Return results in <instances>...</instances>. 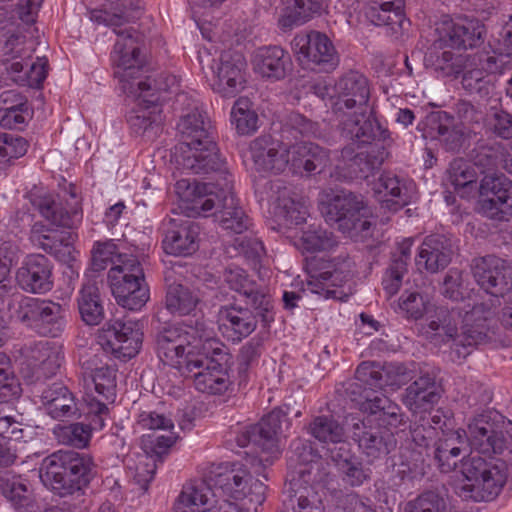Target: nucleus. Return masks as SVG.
I'll return each mask as SVG.
<instances>
[{
  "mask_svg": "<svg viewBox=\"0 0 512 512\" xmlns=\"http://www.w3.org/2000/svg\"><path fill=\"white\" fill-rule=\"evenodd\" d=\"M290 448L289 466L296 469L292 476L304 479L305 474L308 472L306 465L312 462L315 457L312 447L305 441L296 439L292 441Z\"/></svg>",
  "mask_w": 512,
  "mask_h": 512,
  "instance_id": "64",
  "label": "nucleus"
},
{
  "mask_svg": "<svg viewBox=\"0 0 512 512\" xmlns=\"http://www.w3.org/2000/svg\"><path fill=\"white\" fill-rule=\"evenodd\" d=\"M284 495L285 506L293 512H325L326 492L320 485H309L293 475L285 483Z\"/></svg>",
  "mask_w": 512,
  "mask_h": 512,
  "instance_id": "31",
  "label": "nucleus"
},
{
  "mask_svg": "<svg viewBox=\"0 0 512 512\" xmlns=\"http://www.w3.org/2000/svg\"><path fill=\"white\" fill-rule=\"evenodd\" d=\"M23 37L12 35L10 36L2 47L3 60H2V75H5L7 80L22 86L25 80L24 74L26 66L23 62Z\"/></svg>",
  "mask_w": 512,
  "mask_h": 512,
  "instance_id": "47",
  "label": "nucleus"
},
{
  "mask_svg": "<svg viewBox=\"0 0 512 512\" xmlns=\"http://www.w3.org/2000/svg\"><path fill=\"white\" fill-rule=\"evenodd\" d=\"M196 333L202 343L196 353L188 356L180 373L191 379L195 389L202 393L223 394L232 383L229 375L232 355L204 323H196Z\"/></svg>",
  "mask_w": 512,
  "mask_h": 512,
  "instance_id": "5",
  "label": "nucleus"
},
{
  "mask_svg": "<svg viewBox=\"0 0 512 512\" xmlns=\"http://www.w3.org/2000/svg\"><path fill=\"white\" fill-rule=\"evenodd\" d=\"M12 315L43 336L58 337L67 325L66 308L50 300L20 296Z\"/></svg>",
  "mask_w": 512,
  "mask_h": 512,
  "instance_id": "12",
  "label": "nucleus"
},
{
  "mask_svg": "<svg viewBox=\"0 0 512 512\" xmlns=\"http://www.w3.org/2000/svg\"><path fill=\"white\" fill-rule=\"evenodd\" d=\"M502 72L501 64H498L494 55H490V51L467 54V60L461 72L463 73L461 84L469 94L485 98L494 90V84L489 75Z\"/></svg>",
  "mask_w": 512,
  "mask_h": 512,
  "instance_id": "25",
  "label": "nucleus"
},
{
  "mask_svg": "<svg viewBox=\"0 0 512 512\" xmlns=\"http://www.w3.org/2000/svg\"><path fill=\"white\" fill-rule=\"evenodd\" d=\"M406 512H450L445 497L434 491H426L407 503Z\"/></svg>",
  "mask_w": 512,
  "mask_h": 512,
  "instance_id": "62",
  "label": "nucleus"
},
{
  "mask_svg": "<svg viewBox=\"0 0 512 512\" xmlns=\"http://www.w3.org/2000/svg\"><path fill=\"white\" fill-rule=\"evenodd\" d=\"M453 253L451 239L441 234L429 235L418 248L416 265L419 269L424 268L430 273H436L449 265Z\"/></svg>",
  "mask_w": 512,
  "mask_h": 512,
  "instance_id": "38",
  "label": "nucleus"
},
{
  "mask_svg": "<svg viewBox=\"0 0 512 512\" xmlns=\"http://www.w3.org/2000/svg\"><path fill=\"white\" fill-rule=\"evenodd\" d=\"M80 377L87 390L84 400L95 398L107 406L116 399V369L102 363L96 354H84L79 359Z\"/></svg>",
  "mask_w": 512,
  "mask_h": 512,
  "instance_id": "19",
  "label": "nucleus"
},
{
  "mask_svg": "<svg viewBox=\"0 0 512 512\" xmlns=\"http://www.w3.org/2000/svg\"><path fill=\"white\" fill-rule=\"evenodd\" d=\"M492 51L498 64H501V71L512 68V23L505 24L498 36L490 42Z\"/></svg>",
  "mask_w": 512,
  "mask_h": 512,
  "instance_id": "60",
  "label": "nucleus"
},
{
  "mask_svg": "<svg viewBox=\"0 0 512 512\" xmlns=\"http://www.w3.org/2000/svg\"><path fill=\"white\" fill-rule=\"evenodd\" d=\"M218 321L226 337L233 343H239L247 338L257 328L260 320L264 326L274 321L273 304L270 299L269 315L271 319L264 320L255 308L250 305L238 304L221 305L218 310Z\"/></svg>",
  "mask_w": 512,
  "mask_h": 512,
  "instance_id": "22",
  "label": "nucleus"
},
{
  "mask_svg": "<svg viewBox=\"0 0 512 512\" xmlns=\"http://www.w3.org/2000/svg\"><path fill=\"white\" fill-rule=\"evenodd\" d=\"M15 279L26 293L46 294L53 288V264L42 254H30L16 270Z\"/></svg>",
  "mask_w": 512,
  "mask_h": 512,
  "instance_id": "27",
  "label": "nucleus"
},
{
  "mask_svg": "<svg viewBox=\"0 0 512 512\" xmlns=\"http://www.w3.org/2000/svg\"><path fill=\"white\" fill-rule=\"evenodd\" d=\"M255 169L260 173H282L288 167L287 146L269 138H256L250 146Z\"/></svg>",
  "mask_w": 512,
  "mask_h": 512,
  "instance_id": "37",
  "label": "nucleus"
},
{
  "mask_svg": "<svg viewBox=\"0 0 512 512\" xmlns=\"http://www.w3.org/2000/svg\"><path fill=\"white\" fill-rule=\"evenodd\" d=\"M175 512H243L235 503L219 501L210 484L205 480L186 483L174 505Z\"/></svg>",
  "mask_w": 512,
  "mask_h": 512,
  "instance_id": "23",
  "label": "nucleus"
},
{
  "mask_svg": "<svg viewBox=\"0 0 512 512\" xmlns=\"http://www.w3.org/2000/svg\"><path fill=\"white\" fill-rule=\"evenodd\" d=\"M253 70L270 81H279L292 69L290 54L280 46H263L255 50L252 56Z\"/></svg>",
  "mask_w": 512,
  "mask_h": 512,
  "instance_id": "36",
  "label": "nucleus"
},
{
  "mask_svg": "<svg viewBox=\"0 0 512 512\" xmlns=\"http://www.w3.org/2000/svg\"><path fill=\"white\" fill-rule=\"evenodd\" d=\"M174 110L179 113L177 129L184 147L198 148L202 143H211L214 138L211 121L197 99L187 92H179L175 97Z\"/></svg>",
  "mask_w": 512,
  "mask_h": 512,
  "instance_id": "14",
  "label": "nucleus"
},
{
  "mask_svg": "<svg viewBox=\"0 0 512 512\" xmlns=\"http://www.w3.org/2000/svg\"><path fill=\"white\" fill-rule=\"evenodd\" d=\"M200 227L190 219H170L162 240L167 254L189 256L198 249Z\"/></svg>",
  "mask_w": 512,
  "mask_h": 512,
  "instance_id": "34",
  "label": "nucleus"
},
{
  "mask_svg": "<svg viewBox=\"0 0 512 512\" xmlns=\"http://www.w3.org/2000/svg\"><path fill=\"white\" fill-rule=\"evenodd\" d=\"M182 165L195 174L215 173L217 180L215 183L223 185L225 182L233 184V178L230 174L227 163L220 157L214 138L211 143H202L198 148H188L184 150Z\"/></svg>",
  "mask_w": 512,
  "mask_h": 512,
  "instance_id": "29",
  "label": "nucleus"
},
{
  "mask_svg": "<svg viewBox=\"0 0 512 512\" xmlns=\"http://www.w3.org/2000/svg\"><path fill=\"white\" fill-rule=\"evenodd\" d=\"M477 212L495 221H507L512 215V181L504 174H487L479 185Z\"/></svg>",
  "mask_w": 512,
  "mask_h": 512,
  "instance_id": "15",
  "label": "nucleus"
},
{
  "mask_svg": "<svg viewBox=\"0 0 512 512\" xmlns=\"http://www.w3.org/2000/svg\"><path fill=\"white\" fill-rule=\"evenodd\" d=\"M351 437L371 459L386 456L396 447L393 432L374 424L373 418L357 419L353 422Z\"/></svg>",
  "mask_w": 512,
  "mask_h": 512,
  "instance_id": "26",
  "label": "nucleus"
},
{
  "mask_svg": "<svg viewBox=\"0 0 512 512\" xmlns=\"http://www.w3.org/2000/svg\"><path fill=\"white\" fill-rule=\"evenodd\" d=\"M200 302L197 291L182 284H171L166 294V308L179 316L188 315L193 312Z\"/></svg>",
  "mask_w": 512,
  "mask_h": 512,
  "instance_id": "51",
  "label": "nucleus"
},
{
  "mask_svg": "<svg viewBox=\"0 0 512 512\" xmlns=\"http://www.w3.org/2000/svg\"><path fill=\"white\" fill-rule=\"evenodd\" d=\"M460 473L463 477L454 485L455 493L464 500L491 501L506 481L505 473L478 454L462 456Z\"/></svg>",
  "mask_w": 512,
  "mask_h": 512,
  "instance_id": "7",
  "label": "nucleus"
},
{
  "mask_svg": "<svg viewBox=\"0 0 512 512\" xmlns=\"http://www.w3.org/2000/svg\"><path fill=\"white\" fill-rule=\"evenodd\" d=\"M131 66L114 72L122 92L136 102L127 121L133 133L153 140L161 130L162 119L158 108L161 92H174L177 79L173 75H160L158 78L144 76L141 63Z\"/></svg>",
  "mask_w": 512,
  "mask_h": 512,
  "instance_id": "3",
  "label": "nucleus"
},
{
  "mask_svg": "<svg viewBox=\"0 0 512 512\" xmlns=\"http://www.w3.org/2000/svg\"><path fill=\"white\" fill-rule=\"evenodd\" d=\"M337 241L332 232L320 226L310 225L302 232L297 247L307 252H320L332 249Z\"/></svg>",
  "mask_w": 512,
  "mask_h": 512,
  "instance_id": "56",
  "label": "nucleus"
},
{
  "mask_svg": "<svg viewBox=\"0 0 512 512\" xmlns=\"http://www.w3.org/2000/svg\"><path fill=\"white\" fill-rule=\"evenodd\" d=\"M246 61L238 52L225 51L211 68L214 75L212 87L223 97H234L245 83L244 69Z\"/></svg>",
  "mask_w": 512,
  "mask_h": 512,
  "instance_id": "28",
  "label": "nucleus"
},
{
  "mask_svg": "<svg viewBox=\"0 0 512 512\" xmlns=\"http://www.w3.org/2000/svg\"><path fill=\"white\" fill-rule=\"evenodd\" d=\"M372 190L381 206L393 212L408 205L414 196V184L392 172H383Z\"/></svg>",
  "mask_w": 512,
  "mask_h": 512,
  "instance_id": "33",
  "label": "nucleus"
},
{
  "mask_svg": "<svg viewBox=\"0 0 512 512\" xmlns=\"http://www.w3.org/2000/svg\"><path fill=\"white\" fill-rule=\"evenodd\" d=\"M384 386H386L384 368L373 362H363L357 367L355 380L349 384L347 392L359 394L368 399V395H363L367 389H381Z\"/></svg>",
  "mask_w": 512,
  "mask_h": 512,
  "instance_id": "50",
  "label": "nucleus"
},
{
  "mask_svg": "<svg viewBox=\"0 0 512 512\" xmlns=\"http://www.w3.org/2000/svg\"><path fill=\"white\" fill-rule=\"evenodd\" d=\"M22 376L29 382H37L57 373L64 355L60 347L48 341H32L19 350Z\"/></svg>",
  "mask_w": 512,
  "mask_h": 512,
  "instance_id": "16",
  "label": "nucleus"
},
{
  "mask_svg": "<svg viewBox=\"0 0 512 512\" xmlns=\"http://www.w3.org/2000/svg\"><path fill=\"white\" fill-rule=\"evenodd\" d=\"M335 92L331 108L339 122L341 136L348 142L342 151L344 156L353 150L351 146L360 148L387 137V130L367 115L370 88L363 74L357 71L346 73L335 84Z\"/></svg>",
  "mask_w": 512,
  "mask_h": 512,
  "instance_id": "2",
  "label": "nucleus"
},
{
  "mask_svg": "<svg viewBox=\"0 0 512 512\" xmlns=\"http://www.w3.org/2000/svg\"><path fill=\"white\" fill-rule=\"evenodd\" d=\"M471 270L479 287L497 299L512 290V265L502 258L494 255L476 258Z\"/></svg>",
  "mask_w": 512,
  "mask_h": 512,
  "instance_id": "24",
  "label": "nucleus"
},
{
  "mask_svg": "<svg viewBox=\"0 0 512 512\" xmlns=\"http://www.w3.org/2000/svg\"><path fill=\"white\" fill-rule=\"evenodd\" d=\"M91 254V269L95 272L106 269L110 263L114 266L120 264L119 257H134L133 255L117 254L116 245L112 241L95 243Z\"/></svg>",
  "mask_w": 512,
  "mask_h": 512,
  "instance_id": "63",
  "label": "nucleus"
},
{
  "mask_svg": "<svg viewBox=\"0 0 512 512\" xmlns=\"http://www.w3.org/2000/svg\"><path fill=\"white\" fill-rule=\"evenodd\" d=\"M284 415L281 410H273L264 416L261 421L255 425L247 427L236 437V442L240 447H247L250 444L259 447L266 457H254L247 459L250 469L258 476H263L267 466L272 464V459L280 453L279 439L282 435V419Z\"/></svg>",
  "mask_w": 512,
  "mask_h": 512,
  "instance_id": "10",
  "label": "nucleus"
},
{
  "mask_svg": "<svg viewBox=\"0 0 512 512\" xmlns=\"http://www.w3.org/2000/svg\"><path fill=\"white\" fill-rule=\"evenodd\" d=\"M467 446L460 430L435 441L431 447L432 455L441 472L448 473L456 469L461 464L462 456L467 455Z\"/></svg>",
  "mask_w": 512,
  "mask_h": 512,
  "instance_id": "42",
  "label": "nucleus"
},
{
  "mask_svg": "<svg viewBox=\"0 0 512 512\" xmlns=\"http://www.w3.org/2000/svg\"><path fill=\"white\" fill-rule=\"evenodd\" d=\"M493 305L462 301L430 309L427 297L419 292H405L397 301L395 311L414 320L426 314L422 335L434 345L449 344V359L460 364L474 346L488 341L486 321L493 315Z\"/></svg>",
  "mask_w": 512,
  "mask_h": 512,
  "instance_id": "1",
  "label": "nucleus"
},
{
  "mask_svg": "<svg viewBox=\"0 0 512 512\" xmlns=\"http://www.w3.org/2000/svg\"><path fill=\"white\" fill-rule=\"evenodd\" d=\"M210 481L224 494L236 499H247L260 506L266 498V486L259 479H253L247 465L231 463L219 465L211 472Z\"/></svg>",
  "mask_w": 512,
  "mask_h": 512,
  "instance_id": "13",
  "label": "nucleus"
},
{
  "mask_svg": "<svg viewBox=\"0 0 512 512\" xmlns=\"http://www.w3.org/2000/svg\"><path fill=\"white\" fill-rule=\"evenodd\" d=\"M91 20L112 28L117 35V40L111 52V61L115 70L131 68L133 64L142 63L139 58L138 45L140 35L133 27L122 28L126 21L122 15L94 11L91 13Z\"/></svg>",
  "mask_w": 512,
  "mask_h": 512,
  "instance_id": "18",
  "label": "nucleus"
},
{
  "mask_svg": "<svg viewBox=\"0 0 512 512\" xmlns=\"http://www.w3.org/2000/svg\"><path fill=\"white\" fill-rule=\"evenodd\" d=\"M193 333L196 343L186 346L187 337L181 333L179 328L174 326L163 328L156 336L157 353L160 360L180 372L188 356L196 353L202 343L197 337L196 328Z\"/></svg>",
  "mask_w": 512,
  "mask_h": 512,
  "instance_id": "30",
  "label": "nucleus"
},
{
  "mask_svg": "<svg viewBox=\"0 0 512 512\" xmlns=\"http://www.w3.org/2000/svg\"><path fill=\"white\" fill-rule=\"evenodd\" d=\"M176 190L182 200V208L189 217L206 216L216 210L219 226L231 234H242L251 227V219L241 207L233 192V184L190 183L182 179L176 183Z\"/></svg>",
  "mask_w": 512,
  "mask_h": 512,
  "instance_id": "4",
  "label": "nucleus"
},
{
  "mask_svg": "<svg viewBox=\"0 0 512 512\" xmlns=\"http://www.w3.org/2000/svg\"><path fill=\"white\" fill-rule=\"evenodd\" d=\"M325 220L350 238H366L371 235L374 223L372 212L361 194L340 191L327 204Z\"/></svg>",
  "mask_w": 512,
  "mask_h": 512,
  "instance_id": "8",
  "label": "nucleus"
},
{
  "mask_svg": "<svg viewBox=\"0 0 512 512\" xmlns=\"http://www.w3.org/2000/svg\"><path fill=\"white\" fill-rule=\"evenodd\" d=\"M485 28L479 21L454 22L445 20L436 25L435 34L446 40L451 48H473L482 43Z\"/></svg>",
  "mask_w": 512,
  "mask_h": 512,
  "instance_id": "40",
  "label": "nucleus"
},
{
  "mask_svg": "<svg viewBox=\"0 0 512 512\" xmlns=\"http://www.w3.org/2000/svg\"><path fill=\"white\" fill-rule=\"evenodd\" d=\"M312 277L315 278V287L321 286L327 298H336V291L330 290L329 287L341 286L352 277V263L350 260H345L340 267L323 271Z\"/></svg>",
  "mask_w": 512,
  "mask_h": 512,
  "instance_id": "59",
  "label": "nucleus"
},
{
  "mask_svg": "<svg viewBox=\"0 0 512 512\" xmlns=\"http://www.w3.org/2000/svg\"><path fill=\"white\" fill-rule=\"evenodd\" d=\"M69 195L71 198V202H67L69 210L57 203L52 195L35 197L32 200V205L51 224L58 227L73 228L82 220V209L74 186H70Z\"/></svg>",
  "mask_w": 512,
  "mask_h": 512,
  "instance_id": "35",
  "label": "nucleus"
},
{
  "mask_svg": "<svg viewBox=\"0 0 512 512\" xmlns=\"http://www.w3.org/2000/svg\"><path fill=\"white\" fill-rule=\"evenodd\" d=\"M426 137L444 141L448 149L459 145L460 134L454 124V117L446 111H433L425 119Z\"/></svg>",
  "mask_w": 512,
  "mask_h": 512,
  "instance_id": "48",
  "label": "nucleus"
},
{
  "mask_svg": "<svg viewBox=\"0 0 512 512\" xmlns=\"http://www.w3.org/2000/svg\"><path fill=\"white\" fill-rule=\"evenodd\" d=\"M309 433L320 443L327 446L337 445L345 439L344 428L331 416H317L308 427Z\"/></svg>",
  "mask_w": 512,
  "mask_h": 512,
  "instance_id": "54",
  "label": "nucleus"
},
{
  "mask_svg": "<svg viewBox=\"0 0 512 512\" xmlns=\"http://www.w3.org/2000/svg\"><path fill=\"white\" fill-rule=\"evenodd\" d=\"M224 281L231 290L244 296L245 304L255 308L264 320L271 319L269 315L271 296L250 278L244 269L237 266L228 267L224 272Z\"/></svg>",
  "mask_w": 512,
  "mask_h": 512,
  "instance_id": "32",
  "label": "nucleus"
},
{
  "mask_svg": "<svg viewBox=\"0 0 512 512\" xmlns=\"http://www.w3.org/2000/svg\"><path fill=\"white\" fill-rule=\"evenodd\" d=\"M385 156L384 148L370 147L366 151L357 153L351 159L350 168L355 177L366 179L381 167Z\"/></svg>",
  "mask_w": 512,
  "mask_h": 512,
  "instance_id": "57",
  "label": "nucleus"
},
{
  "mask_svg": "<svg viewBox=\"0 0 512 512\" xmlns=\"http://www.w3.org/2000/svg\"><path fill=\"white\" fill-rule=\"evenodd\" d=\"M439 397L435 373L425 372L406 388L403 403L409 410L417 412L437 403Z\"/></svg>",
  "mask_w": 512,
  "mask_h": 512,
  "instance_id": "43",
  "label": "nucleus"
},
{
  "mask_svg": "<svg viewBox=\"0 0 512 512\" xmlns=\"http://www.w3.org/2000/svg\"><path fill=\"white\" fill-rule=\"evenodd\" d=\"M232 123L241 135H249L258 129V115L251 108V103L247 98H239L231 110Z\"/></svg>",
  "mask_w": 512,
  "mask_h": 512,
  "instance_id": "58",
  "label": "nucleus"
},
{
  "mask_svg": "<svg viewBox=\"0 0 512 512\" xmlns=\"http://www.w3.org/2000/svg\"><path fill=\"white\" fill-rule=\"evenodd\" d=\"M292 47L301 64L310 69L329 72L339 64V55L330 39L323 33L311 31L298 34Z\"/></svg>",
  "mask_w": 512,
  "mask_h": 512,
  "instance_id": "20",
  "label": "nucleus"
},
{
  "mask_svg": "<svg viewBox=\"0 0 512 512\" xmlns=\"http://www.w3.org/2000/svg\"><path fill=\"white\" fill-rule=\"evenodd\" d=\"M78 309L87 325H98L104 319L103 300L95 284L83 286L78 297Z\"/></svg>",
  "mask_w": 512,
  "mask_h": 512,
  "instance_id": "52",
  "label": "nucleus"
},
{
  "mask_svg": "<svg viewBox=\"0 0 512 512\" xmlns=\"http://www.w3.org/2000/svg\"><path fill=\"white\" fill-rule=\"evenodd\" d=\"M93 458L75 450H58L45 457L39 467V477L45 487L65 497L81 492L95 474Z\"/></svg>",
  "mask_w": 512,
  "mask_h": 512,
  "instance_id": "6",
  "label": "nucleus"
},
{
  "mask_svg": "<svg viewBox=\"0 0 512 512\" xmlns=\"http://www.w3.org/2000/svg\"><path fill=\"white\" fill-rule=\"evenodd\" d=\"M506 426H512L510 421L497 411L487 410L469 418L467 430H460L470 446L479 453L503 454L512 453V435Z\"/></svg>",
  "mask_w": 512,
  "mask_h": 512,
  "instance_id": "9",
  "label": "nucleus"
},
{
  "mask_svg": "<svg viewBox=\"0 0 512 512\" xmlns=\"http://www.w3.org/2000/svg\"><path fill=\"white\" fill-rule=\"evenodd\" d=\"M366 410L369 411L366 418H373L374 424L390 431L398 428L403 422L400 407L387 397H375L369 400Z\"/></svg>",
  "mask_w": 512,
  "mask_h": 512,
  "instance_id": "49",
  "label": "nucleus"
},
{
  "mask_svg": "<svg viewBox=\"0 0 512 512\" xmlns=\"http://www.w3.org/2000/svg\"><path fill=\"white\" fill-rule=\"evenodd\" d=\"M119 261L108 273L112 294L122 307L139 310L149 299L143 268L136 257H119Z\"/></svg>",
  "mask_w": 512,
  "mask_h": 512,
  "instance_id": "11",
  "label": "nucleus"
},
{
  "mask_svg": "<svg viewBox=\"0 0 512 512\" xmlns=\"http://www.w3.org/2000/svg\"><path fill=\"white\" fill-rule=\"evenodd\" d=\"M283 3L284 13L280 19L283 28H291L305 23L321 7L316 0H283Z\"/></svg>",
  "mask_w": 512,
  "mask_h": 512,
  "instance_id": "53",
  "label": "nucleus"
},
{
  "mask_svg": "<svg viewBox=\"0 0 512 512\" xmlns=\"http://www.w3.org/2000/svg\"><path fill=\"white\" fill-rule=\"evenodd\" d=\"M367 19L376 26L389 27L391 34L398 36L403 30L405 17L401 0H387L374 3L366 9Z\"/></svg>",
  "mask_w": 512,
  "mask_h": 512,
  "instance_id": "46",
  "label": "nucleus"
},
{
  "mask_svg": "<svg viewBox=\"0 0 512 512\" xmlns=\"http://www.w3.org/2000/svg\"><path fill=\"white\" fill-rule=\"evenodd\" d=\"M307 215L308 206L304 198L286 187L279 190L275 216L281 224L288 228L300 225L305 222Z\"/></svg>",
  "mask_w": 512,
  "mask_h": 512,
  "instance_id": "45",
  "label": "nucleus"
},
{
  "mask_svg": "<svg viewBox=\"0 0 512 512\" xmlns=\"http://www.w3.org/2000/svg\"><path fill=\"white\" fill-rule=\"evenodd\" d=\"M449 43L439 35L435 39L425 55V64L434 70L438 77L457 76L463 70L467 54L455 53Z\"/></svg>",
  "mask_w": 512,
  "mask_h": 512,
  "instance_id": "39",
  "label": "nucleus"
},
{
  "mask_svg": "<svg viewBox=\"0 0 512 512\" xmlns=\"http://www.w3.org/2000/svg\"><path fill=\"white\" fill-rule=\"evenodd\" d=\"M27 98L16 90L0 94V126L6 129H21L30 118Z\"/></svg>",
  "mask_w": 512,
  "mask_h": 512,
  "instance_id": "44",
  "label": "nucleus"
},
{
  "mask_svg": "<svg viewBox=\"0 0 512 512\" xmlns=\"http://www.w3.org/2000/svg\"><path fill=\"white\" fill-rule=\"evenodd\" d=\"M103 349L123 361L135 357L142 346L143 332L138 321L116 319L107 322L99 332Z\"/></svg>",
  "mask_w": 512,
  "mask_h": 512,
  "instance_id": "17",
  "label": "nucleus"
},
{
  "mask_svg": "<svg viewBox=\"0 0 512 512\" xmlns=\"http://www.w3.org/2000/svg\"><path fill=\"white\" fill-rule=\"evenodd\" d=\"M19 246L11 241L0 243V298L4 299L13 293L14 286L10 276L11 267L19 257Z\"/></svg>",
  "mask_w": 512,
  "mask_h": 512,
  "instance_id": "55",
  "label": "nucleus"
},
{
  "mask_svg": "<svg viewBox=\"0 0 512 512\" xmlns=\"http://www.w3.org/2000/svg\"><path fill=\"white\" fill-rule=\"evenodd\" d=\"M41 403L53 419L71 418L79 414L74 394L62 383H53L42 391Z\"/></svg>",
  "mask_w": 512,
  "mask_h": 512,
  "instance_id": "41",
  "label": "nucleus"
},
{
  "mask_svg": "<svg viewBox=\"0 0 512 512\" xmlns=\"http://www.w3.org/2000/svg\"><path fill=\"white\" fill-rule=\"evenodd\" d=\"M0 492L14 506L23 505L28 497V484L20 475L5 472L0 475Z\"/></svg>",
  "mask_w": 512,
  "mask_h": 512,
  "instance_id": "61",
  "label": "nucleus"
},
{
  "mask_svg": "<svg viewBox=\"0 0 512 512\" xmlns=\"http://www.w3.org/2000/svg\"><path fill=\"white\" fill-rule=\"evenodd\" d=\"M86 404L90 423L84 424L76 422L65 425H56L53 428V435L59 444L77 449L86 448L91 440L92 430L103 429L109 414L108 406L94 397H88L86 399Z\"/></svg>",
  "mask_w": 512,
  "mask_h": 512,
  "instance_id": "21",
  "label": "nucleus"
}]
</instances>
